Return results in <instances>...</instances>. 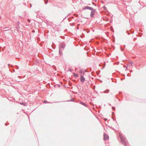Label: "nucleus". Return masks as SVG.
<instances>
[{"mask_svg": "<svg viewBox=\"0 0 146 146\" xmlns=\"http://www.w3.org/2000/svg\"><path fill=\"white\" fill-rule=\"evenodd\" d=\"M47 102H48L46 100H44V103H47Z\"/></svg>", "mask_w": 146, "mask_h": 146, "instance_id": "obj_7", "label": "nucleus"}, {"mask_svg": "<svg viewBox=\"0 0 146 146\" xmlns=\"http://www.w3.org/2000/svg\"><path fill=\"white\" fill-rule=\"evenodd\" d=\"M88 9H90L91 10H92L93 9V8L90 7H88Z\"/></svg>", "mask_w": 146, "mask_h": 146, "instance_id": "obj_6", "label": "nucleus"}, {"mask_svg": "<svg viewBox=\"0 0 146 146\" xmlns=\"http://www.w3.org/2000/svg\"><path fill=\"white\" fill-rule=\"evenodd\" d=\"M95 13V11H92L91 12V14L90 15V16L91 17H93V15Z\"/></svg>", "mask_w": 146, "mask_h": 146, "instance_id": "obj_3", "label": "nucleus"}, {"mask_svg": "<svg viewBox=\"0 0 146 146\" xmlns=\"http://www.w3.org/2000/svg\"><path fill=\"white\" fill-rule=\"evenodd\" d=\"M104 140H106L108 139L109 137L106 134H104Z\"/></svg>", "mask_w": 146, "mask_h": 146, "instance_id": "obj_1", "label": "nucleus"}, {"mask_svg": "<svg viewBox=\"0 0 146 146\" xmlns=\"http://www.w3.org/2000/svg\"><path fill=\"white\" fill-rule=\"evenodd\" d=\"M80 80L82 82H84L85 80V78L83 77L82 76H81Z\"/></svg>", "mask_w": 146, "mask_h": 146, "instance_id": "obj_2", "label": "nucleus"}, {"mask_svg": "<svg viewBox=\"0 0 146 146\" xmlns=\"http://www.w3.org/2000/svg\"><path fill=\"white\" fill-rule=\"evenodd\" d=\"M80 104H82V105H84V106H86V104H85L84 102H81Z\"/></svg>", "mask_w": 146, "mask_h": 146, "instance_id": "obj_5", "label": "nucleus"}, {"mask_svg": "<svg viewBox=\"0 0 146 146\" xmlns=\"http://www.w3.org/2000/svg\"><path fill=\"white\" fill-rule=\"evenodd\" d=\"M130 64L132 65V63H130Z\"/></svg>", "mask_w": 146, "mask_h": 146, "instance_id": "obj_8", "label": "nucleus"}, {"mask_svg": "<svg viewBox=\"0 0 146 146\" xmlns=\"http://www.w3.org/2000/svg\"><path fill=\"white\" fill-rule=\"evenodd\" d=\"M73 75L75 77H77L78 76V74L73 73Z\"/></svg>", "mask_w": 146, "mask_h": 146, "instance_id": "obj_4", "label": "nucleus"}]
</instances>
